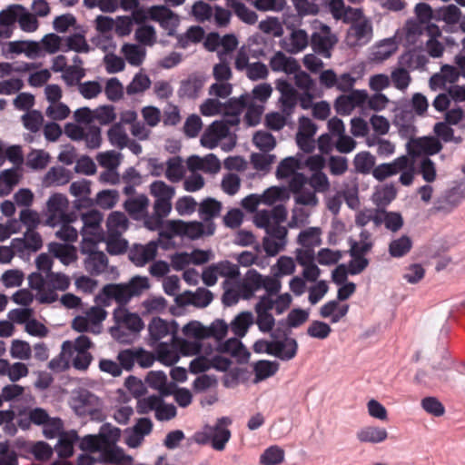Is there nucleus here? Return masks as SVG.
I'll return each mask as SVG.
<instances>
[{
	"label": "nucleus",
	"instance_id": "2f4dec72",
	"mask_svg": "<svg viewBox=\"0 0 465 465\" xmlns=\"http://www.w3.org/2000/svg\"><path fill=\"white\" fill-rule=\"evenodd\" d=\"M72 195L78 197L75 201V207L80 209L82 207H92L94 201L89 198L91 193L90 182L87 180H81L73 182L69 189Z\"/></svg>",
	"mask_w": 465,
	"mask_h": 465
},
{
	"label": "nucleus",
	"instance_id": "20e7f679",
	"mask_svg": "<svg viewBox=\"0 0 465 465\" xmlns=\"http://www.w3.org/2000/svg\"><path fill=\"white\" fill-rule=\"evenodd\" d=\"M149 280L145 276H134L127 283L107 284L103 288V293L108 299L114 300L119 306L125 305L133 297L139 296L149 289Z\"/></svg>",
	"mask_w": 465,
	"mask_h": 465
},
{
	"label": "nucleus",
	"instance_id": "bb28decb",
	"mask_svg": "<svg viewBox=\"0 0 465 465\" xmlns=\"http://www.w3.org/2000/svg\"><path fill=\"white\" fill-rule=\"evenodd\" d=\"M406 38L409 43L415 44L421 35H437L439 26L432 23L410 20L405 25Z\"/></svg>",
	"mask_w": 465,
	"mask_h": 465
},
{
	"label": "nucleus",
	"instance_id": "412c9836",
	"mask_svg": "<svg viewBox=\"0 0 465 465\" xmlns=\"http://www.w3.org/2000/svg\"><path fill=\"white\" fill-rule=\"evenodd\" d=\"M310 44L307 32L301 28H292L289 35L281 41V46L289 54L302 52Z\"/></svg>",
	"mask_w": 465,
	"mask_h": 465
},
{
	"label": "nucleus",
	"instance_id": "4c0bfd02",
	"mask_svg": "<svg viewBox=\"0 0 465 465\" xmlns=\"http://www.w3.org/2000/svg\"><path fill=\"white\" fill-rule=\"evenodd\" d=\"M81 220L83 222L82 234L84 239H88L87 234H95L103 221V214L96 211L91 210L82 213Z\"/></svg>",
	"mask_w": 465,
	"mask_h": 465
},
{
	"label": "nucleus",
	"instance_id": "0e129e2a",
	"mask_svg": "<svg viewBox=\"0 0 465 465\" xmlns=\"http://www.w3.org/2000/svg\"><path fill=\"white\" fill-rule=\"evenodd\" d=\"M50 160V156L43 150H33L27 154L26 165L33 170L45 169Z\"/></svg>",
	"mask_w": 465,
	"mask_h": 465
},
{
	"label": "nucleus",
	"instance_id": "39448f33",
	"mask_svg": "<svg viewBox=\"0 0 465 465\" xmlns=\"http://www.w3.org/2000/svg\"><path fill=\"white\" fill-rule=\"evenodd\" d=\"M229 124L223 121H214L210 124L201 137V144L208 149H213L223 140L221 147L224 152L232 151L236 144V137L230 133Z\"/></svg>",
	"mask_w": 465,
	"mask_h": 465
},
{
	"label": "nucleus",
	"instance_id": "c756f323",
	"mask_svg": "<svg viewBox=\"0 0 465 465\" xmlns=\"http://www.w3.org/2000/svg\"><path fill=\"white\" fill-rule=\"evenodd\" d=\"M149 199L145 194L129 197L124 203L125 211L134 220H142L148 212Z\"/></svg>",
	"mask_w": 465,
	"mask_h": 465
},
{
	"label": "nucleus",
	"instance_id": "680f3d73",
	"mask_svg": "<svg viewBox=\"0 0 465 465\" xmlns=\"http://www.w3.org/2000/svg\"><path fill=\"white\" fill-rule=\"evenodd\" d=\"M163 397L161 395H150L147 397L139 398L136 403V411L139 414H147L151 411H157L159 404Z\"/></svg>",
	"mask_w": 465,
	"mask_h": 465
},
{
	"label": "nucleus",
	"instance_id": "5701e85b",
	"mask_svg": "<svg viewBox=\"0 0 465 465\" xmlns=\"http://www.w3.org/2000/svg\"><path fill=\"white\" fill-rule=\"evenodd\" d=\"M158 244L151 241L146 244H134L129 250V259L136 266H143L153 261L157 253Z\"/></svg>",
	"mask_w": 465,
	"mask_h": 465
},
{
	"label": "nucleus",
	"instance_id": "0eeeda50",
	"mask_svg": "<svg viewBox=\"0 0 465 465\" xmlns=\"http://www.w3.org/2000/svg\"><path fill=\"white\" fill-rule=\"evenodd\" d=\"M69 206L68 199L62 193L52 194L46 203L45 223L55 227L62 222H73L72 214L67 213Z\"/></svg>",
	"mask_w": 465,
	"mask_h": 465
},
{
	"label": "nucleus",
	"instance_id": "c03bdc74",
	"mask_svg": "<svg viewBox=\"0 0 465 465\" xmlns=\"http://www.w3.org/2000/svg\"><path fill=\"white\" fill-rule=\"evenodd\" d=\"M78 436L75 431L65 432L59 437V440L55 446V451L61 458H69L74 453V443L77 440Z\"/></svg>",
	"mask_w": 465,
	"mask_h": 465
},
{
	"label": "nucleus",
	"instance_id": "f704fd0d",
	"mask_svg": "<svg viewBox=\"0 0 465 465\" xmlns=\"http://www.w3.org/2000/svg\"><path fill=\"white\" fill-rule=\"evenodd\" d=\"M48 251L64 265H69L77 260L76 248L71 244L51 242L48 245Z\"/></svg>",
	"mask_w": 465,
	"mask_h": 465
},
{
	"label": "nucleus",
	"instance_id": "a19ab883",
	"mask_svg": "<svg viewBox=\"0 0 465 465\" xmlns=\"http://www.w3.org/2000/svg\"><path fill=\"white\" fill-rule=\"evenodd\" d=\"M128 224L129 221L124 213L114 212L106 221L107 233L122 235L127 230Z\"/></svg>",
	"mask_w": 465,
	"mask_h": 465
},
{
	"label": "nucleus",
	"instance_id": "f8f14e48",
	"mask_svg": "<svg viewBox=\"0 0 465 465\" xmlns=\"http://www.w3.org/2000/svg\"><path fill=\"white\" fill-rule=\"evenodd\" d=\"M273 338V356L283 361L292 360L298 351V343L294 338L289 337L284 331L275 330L271 333Z\"/></svg>",
	"mask_w": 465,
	"mask_h": 465
},
{
	"label": "nucleus",
	"instance_id": "6ab92c4d",
	"mask_svg": "<svg viewBox=\"0 0 465 465\" xmlns=\"http://www.w3.org/2000/svg\"><path fill=\"white\" fill-rule=\"evenodd\" d=\"M276 89L280 92L281 108L282 114L291 116L298 103V93L293 86L283 78L278 79L275 83Z\"/></svg>",
	"mask_w": 465,
	"mask_h": 465
},
{
	"label": "nucleus",
	"instance_id": "dca6fc26",
	"mask_svg": "<svg viewBox=\"0 0 465 465\" xmlns=\"http://www.w3.org/2000/svg\"><path fill=\"white\" fill-rule=\"evenodd\" d=\"M250 101V94H242L240 97L230 98L226 103L223 104L222 114H223V119L230 126H235L240 124V115L246 108Z\"/></svg>",
	"mask_w": 465,
	"mask_h": 465
},
{
	"label": "nucleus",
	"instance_id": "3c124183",
	"mask_svg": "<svg viewBox=\"0 0 465 465\" xmlns=\"http://www.w3.org/2000/svg\"><path fill=\"white\" fill-rule=\"evenodd\" d=\"M412 247V241L407 235L392 240L389 244V253L393 258L405 256Z\"/></svg>",
	"mask_w": 465,
	"mask_h": 465
},
{
	"label": "nucleus",
	"instance_id": "e2e57ef3",
	"mask_svg": "<svg viewBox=\"0 0 465 465\" xmlns=\"http://www.w3.org/2000/svg\"><path fill=\"white\" fill-rule=\"evenodd\" d=\"M135 39L138 43L152 46L156 42V32L153 25H141L137 27L134 33Z\"/></svg>",
	"mask_w": 465,
	"mask_h": 465
},
{
	"label": "nucleus",
	"instance_id": "f3484780",
	"mask_svg": "<svg viewBox=\"0 0 465 465\" xmlns=\"http://www.w3.org/2000/svg\"><path fill=\"white\" fill-rule=\"evenodd\" d=\"M221 211V202L213 198H206L199 203L198 214L201 220L205 223L206 235H213L214 233L215 224L213 219L218 217Z\"/></svg>",
	"mask_w": 465,
	"mask_h": 465
},
{
	"label": "nucleus",
	"instance_id": "864d4df0",
	"mask_svg": "<svg viewBox=\"0 0 465 465\" xmlns=\"http://www.w3.org/2000/svg\"><path fill=\"white\" fill-rule=\"evenodd\" d=\"M184 168L179 156L171 157L166 162L165 176L172 183H177L183 177Z\"/></svg>",
	"mask_w": 465,
	"mask_h": 465
},
{
	"label": "nucleus",
	"instance_id": "13d9d810",
	"mask_svg": "<svg viewBox=\"0 0 465 465\" xmlns=\"http://www.w3.org/2000/svg\"><path fill=\"white\" fill-rule=\"evenodd\" d=\"M17 23L20 28L28 33L36 31L38 21L35 15L28 12L24 6L19 5Z\"/></svg>",
	"mask_w": 465,
	"mask_h": 465
},
{
	"label": "nucleus",
	"instance_id": "37998d69",
	"mask_svg": "<svg viewBox=\"0 0 465 465\" xmlns=\"http://www.w3.org/2000/svg\"><path fill=\"white\" fill-rule=\"evenodd\" d=\"M379 217V227L384 224L385 228L391 232H399L404 224L403 218L398 212H388L381 209Z\"/></svg>",
	"mask_w": 465,
	"mask_h": 465
},
{
	"label": "nucleus",
	"instance_id": "a18cd8bd",
	"mask_svg": "<svg viewBox=\"0 0 465 465\" xmlns=\"http://www.w3.org/2000/svg\"><path fill=\"white\" fill-rule=\"evenodd\" d=\"M254 322L253 315L251 312H242L239 313L232 322L231 329L238 337H243L248 329Z\"/></svg>",
	"mask_w": 465,
	"mask_h": 465
},
{
	"label": "nucleus",
	"instance_id": "a211bd4d",
	"mask_svg": "<svg viewBox=\"0 0 465 465\" xmlns=\"http://www.w3.org/2000/svg\"><path fill=\"white\" fill-rule=\"evenodd\" d=\"M166 228L174 234L185 235L191 239H198L206 235V227L203 222L185 223L181 220H171L167 222Z\"/></svg>",
	"mask_w": 465,
	"mask_h": 465
},
{
	"label": "nucleus",
	"instance_id": "bf43d9fd",
	"mask_svg": "<svg viewBox=\"0 0 465 465\" xmlns=\"http://www.w3.org/2000/svg\"><path fill=\"white\" fill-rule=\"evenodd\" d=\"M300 168V161L295 157H286L278 165L276 170V175L278 178H288L291 179L297 173L296 170Z\"/></svg>",
	"mask_w": 465,
	"mask_h": 465
},
{
	"label": "nucleus",
	"instance_id": "6e6d98bb",
	"mask_svg": "<svg viewBox=\"0 0 465 465\" xmlns=\"http://www.w3.org/2000/svg\"><path fill=\"white\" fill-rule=\"evenodd\" d=\"M21 121L25 129L31 133H37L43 126L44 116L38 110H31L22 115Z\"/></svg>",
	"mask_w": 465,
	"mask_h": 465
},
{
	"label": "nucleus",
	"instance_id": "c85d7f7f",
	"mask_svg": "<svg viewBox=\"0 0 465 465\" xmlns=\"http://www.w3.org/2000/svg\"><path fill=\"white\" fill-rule=\"evenodd\" d=\"M442 149L440 140L433 136L422 137L412 143L409 146V153L413 156L425 154L433 155Z\"/></svg>",
	"mask_w": 465,
	"mask_h": 465
},
{
	"label": "nucleus",
	"instance_id": "9b49d317",
	"mask_svg": "<svg viewBox=\"0 0 465 465\" xmlns=\"http://www.w3.org/2000/svg\"><path fill=\"white\" fill-rule=\"evenodd\" d=\"M150 193L155 198L153 211L168 216L172 211V200L175 195V188L163 181H154L150 184Z\"/></svg>",
	"mask_w": 465,
	"mask_h": 465
},
{
	"label": "nucleus",
	"instance_id": "9d476101",
	"mask_svg": "<svg viewBox=\"0 0 465 465\" xmlns=\"http://www.w3.org/2000/svg\"><path fill=\"white\" fill-rule=\"evenodd\" d=\"M81 252L87 254L84 259L85 270L93 275H99L107 270L108 259L104 252L96 251V243L89 239L83 241Z\"/></svg>",
	"mask_w": 465,
	"mask_h": 465
},
{
	"label": "nucleus",
	"instance_id": "79ce46f5",
	"mask_svg": "<svg viewBox=\"0 0 465 465\" xmlns=\"http://www.w3.org/2000/svg\"><path fill=\"white\" fill-rule=\"evenodd\" d=\"M70 50L76 53H88L90 51V46L83 33L76 32L64 37L63 52H68Z\"/></svg>",
	"mask_w": 465,
	"mask_h": 465
},
{
	"label": "nucleus",
	"instance_id": "603ef678",
	"mask_svg": "<svg viewBox=\"0 0 465 465\" xmlns=\"http://www.w3.org/2000/svg\"><path fill=\"white\" fill-rule=\"evenodd\" d=\"M321 242V230L318 227H310L302 231L298 235V243L304 248L313 249Z\"/></svg>",
	"mask_w": 465,
	"mask_h": 465
},
{
	"label": "nucleus",
	"instance_id": "473e14b6",
	"mask_svg": "<svg viewBox=\"0 0 465 465\" xmlns=\"http://www.w3.org/2000/svg\"><path fill=\"white\" fill-rule=\"evenodd\" d=\"M270 67L273 72H283L287 74L295 73L300 65L293 57L287 56L282 51L276 52L270 59Z\"/></svg>",
	"mask_w": 465,
	"mask_h": 465
},
{
	"label": "nucleus",
	"instance_id": "ea45409f",
	"mask_svg": "<svg viewBox=\"0 0 465 465\" xmlns=\"http://www.w3.org/2000/svg\"><path fill=\"white\" fill-rule=\"evenodd\" d=\"M397 190L393 184H386L378 189L372 195L376 209L386 210V207L396 198Z\"/></svg>",
	"mask_w": 465,
	"mask_h": 465
},
{
	"label": "nucleus",
	"instance_id": "6e6552de",
	"mask_svg": "<svg viewBox=\"0 0 465 465\" xmlns=\"http://www.w3.org/2000/svg\"><path fill=\"white\" fill-rule=\"evenodd\" d=\"M64 134L74 141H84L89 149L100 147L101 129L96 125H78L68 123L64 126Z\"/></svg>",
	"mask_w": 465,
	"mask_h": 465
},
{
	"label": "nucleus",
	"instance_id": "7ed1b4c3",
	"mask_svg": "<svg viewBox=\"0 0 465 465\" xmlns=\"http://www.w3.org/2000/svg\"><path fill=\"white\" fill-rule=\"evenodd\" d=\"M231 424V418L221 417L213 425H205L202 430L195 432L193 440L201 445L211 443L213 449L222 451L231 439V431L228 429Z\"/></svg>",
	"mask_w": 465,
	"mask_h": 465
},
{
	"label": "nucleus",
	"instance_id": "423d86ee",
	"mask_svg": "<svg viewBox=\"0 0 465 465\" xmlns=\"http://www.w3.org/2000/svg\"><path fill=\"white\" fill-rule=\"evenodd\" d=\"M312 25L313 32L310 37L312 50L324 58H330L331 49L338 41L336 35L331 33V28L327 25L318 20H315Z\"/></svg>",
	"mask_w": 465,
	"mask_h": 465
},
{
	"label": "nucleus",
	"instance_id": "f03ea898",
	"mask_svg": "<svg viewBox=\"0 0 465 465\" xmlns=\"http://www.w3.org/2000/svg\"><path fill=\"white\" fill-rule=\"evenodd\" d=\"M286 217V208L282 204H278L269 210L258 211L254 215V223L257 227L265 229L266 237L287 242V228L281 225Z\"/></svg>",
	"mask_w": 465,
	"mask_h": 465
},
{
	"label": "nucleus",
	"instance_id": "f257e3e1",
	"mask_svg": "<svg viewBox=\"0 0 465 465\" xmlns=\"http://www.w3.org/2000/svg\"><path fill=\"white\" fill-rule=\"evenodd\" d=\"M114 324L110 328L114 339L121 343H130L143 329V322L136 313L130 312L124 307L114 311Z\"/></svg>",
	"mask_w": 465,
	"mask_h": 465
},
{
	"label": "nucleus",
	"instance_id": "4be33fe9",
	"mask_svg": "<svg viewBox=\"0 0 465 465\" xmlns=\"http://www.w3.org/2000/svg\"><path fill=\"white\" fill-rule=\"evenodd\" d=\"M70 278L61 272H49L47 274V293L42 298V303H52L58 299L56 291L64 292L70 285Z\"/></svg>",
	"mask_w": 465,
	"mask_h": 465
},
{
	"label": "nucleus",
	"instance_id": "cd10ccee",
	"mask_svg": "<svg viewBox=\"0 0 465 465\" xmlns=\"http://www.w3.org/2000/svg\"><path fill=\"white\" fill-rule=\"evenodd\" d=\"M262 274L256 270H249L244 277L237 282L242 299L250 300L256 292L261 290Z\"/></svg>",
	"mask_w": 465,
	"mask_h": 465
},
{
	"label": "nucleus",
	"instance_id": "de8ad7c7",
	"mask_svg": "<svg viewBox=\"0 0 465 465\" xmlns=\"http://www.w3.org/2000/svg\"><path fill=\"white\" fill-rule=\"evenodd\" d=\"M111 144L118 149H124L128 144V135L124 126L121 123L114 124L107 132Z\"/></svg>",
	"mask_w": 465,
	"mask_h": 465
},
{
	"label": "nucleus",
	"instance_id": "09e8293b",
	"mask_svg": "<svg viewBox=\"0 0 465 465\" xmlns=\"http://www.w3.org/2000/svg\"><path fill=\"white\" fill-rule=\"evenodd\" d=\"M372 246L371 233L366 229L361 230L358 241L350 240V252H356L357 254L366 255L371 252Z\"/></svg>",
	"mask_w": 465,
	"mask_h": 465
},
{
	"label": "nucleus",
	"instance_id": "052dcab7",
	"mask_svg": "<svg viewBox=\"0 0 465 465\" xmlns=\"http://www.w3.org/2000/svg\"><path fill=\"white\" fill-rule=\"evenodd\" d=\"M355 170L361 173H372L375 167V157L369 152H361L355 155L353 160Z\"/></svg>",
	"mask_w": 465,
	"mask_h": 465
},
{
	"label": "nucleus",
	"instance_id": "774afa93",
	"mask_svg": "<svg viewBox=\"0 0 465 465\" xmlns=\"http://www.w3.org/2000/svg\"><path fill=\"white\" fill-rule=\"evenodd\" d=\"M252 142L262 152H270L276 145L273 135L266 131H258L252 137Z\"/></svg>",
	"mask_w": 465,
	"mask_h": 465
},
{
	"label": "nucleus",
	"instance_id": "393cba45",
	"mask_svg": "<svg viewBox=\"0 0 465 465\" xmlns=\"http://www.w3.org/2000/svg\"><path fill=\"white\" fill-rule=\"evenodd\" d=\"M206 82V77L203 74L193 73L186 79L181 81L178 89L180 97L194 99L198 97L201 90Z\"/></svg>",
	"mask_w": 465,
	"mask_h": 465
},
{
	"label": "nucleus",
	"instance_id": "338daca9",
	"mask_svg": "<svg viewBox=\"0 0 465 465\" xmlns=\"http://www.w3.org/2000/svg\"><path fill=\"white\" fill-rule=\"evenodd\" d=\"M284 451L279 446L267 448L260 457V462L263 465H278L283 461Z\"/></svg>",
	"mask_w": 465,
	"mask_h": 465
},
{
	"label": "nucleus",
	"instance_id": "8fccbe9b",
	"mask_svg": "<svg viewBox=\"0 0 465 465\" xmlns=\"http://www.w3.org/2000/svg\"><path fill=\"white\" fill-rule=\"evenodd\" d=\"M279 369V364L276 361H258L253 364V371L255 373V382L263 381L272 377L276 373Z\"/></svg>",
	"mask_w": 465,
	"mask_h": 465
},
{
	"label": "nucleus",
	"instance_id": "69168bd1",
	"mask_svg": "<svg viewBox=\"0 0 465 465\" xmlns=\"http://www.w3.org/2000/svg\"><path fill=\"white\" fill-rule=\"evenodd\" d=\"M380 210L381 209H363L356 213L355 224L358 227H364L369 223L372 222L375 227H379L380 223Z\"/></svg>",
	"mask_w": 465,
	"mask_h": 465
},
{
	"label": "nucleus",
	"instance_id": "4d7b16f0",
	"mask_svg": "<svg viewBox=\"0 0 465 465\" xmlns=\"http://www.w3.org/2000/svg\"><path fill=\"white\" fill-rule=\"evenodd\" d=\"M18 182L19 176L16 170L8 169L2 172L0 174V195L9 194Z\"/></svg>",
	"mask_w": 465,
	"mask_h": 465
},
{
	"label": "nucleus",
	"instance_id": "c9c22d12",
	"mask_svg": "<svg viewBox=\"0 0 465 465\" xmlns=\"http://www.w3.org/2000/svg\"><path fill=\"white\" fill-rule=\"evenodd\" d=\"M103 461L119 465H130L134 459L124 453V450L115 444L104 445L101 452Z\"/></svg>",
	"mask_w": 465,
	"mask_h": 465
},
{
	"label": "nucleus",
	"instance_id": "1a4fd4ad",
	"mask_svg": "<svg viewBox=\"0 0 465 465\" xmlns=\"http://www.w3.org/2000/svg\"><path fill=\"white\" fill-rule=\"evenodd\" d=\"M290 191L293 194L294 203L298 205L315 207L319 199L307 183V177L302 173H296L289 182Z\"/></svg>",
	"mask_w": 465,
	"mask_h": 465
},
{
	"label": "nucleus",
	"instance_id": "7c9ffc66",
	"mask_svg": "<svg viewBox=\"0 0 465 465\" xmlns=\"http://www.w3.org/2000/svg\"><path fill=\"white\" fill-rule=\"evenodd\" d=\"M8 52L12 54H25L29 59H36L43 55L40 43L35 41H14L8 44Z\"/></svg>",
	"mask_w": 465,
	"mask_h": 465
},
{
	"label": "nucleus",
	"instance_id": "58836bf2",
	"mask_svg": "<svg viewBox=\"0 0 465 465\" xmlns=\"http://www.w3.org/2000/svg\"><path fill=\"white\" fill-rule=\"evenodd\" d=\"M396 50L397 43L394 39H384L373 46L371 53V59L375 62H382L388 59L393 53L396 52Z\"/></svg>",
	"mask_w": 465,
	"mask_h": 465
},
{
	"label": "nucleus",
	"instance_id": "e433bc0d",
	"mask_svg": "<svg viewBox=\"0 0 465 465\" xmlns=\"http://www.w3.org/2000/svg\"><path fill=\"white\" fill-rule=\"evenodd\" d=\"M356 437L361 442L377 444L386 440L388 432L381 427L366 426L357 431Z\"/></svg>",
	"mask_w": 465,
	"mask_h": 465
},
{
	"label": "nucleus",
	"instance_id": "5fc2aeb1",
	"mask_svg": "<svg viewBox=\"0 0 465 465\" xmlns=\"http://www.w3.org/2000/svg\"><path fill=\"white\" fill-rule=\"evenodd\" d=\"M122 52L127 62L134 66L140 65L145 57V50L137 45L125 44Z\"/></svg>",
	"mask_w": 465,
	"mask_h": 465
},
{
	"label": "nucleus",
	"instance_id": "b1692460",
	"mask_svg": "<svg viewBox=\"0 0 465 465\" xmlns=\"http://www.w3.org/2000/svg\"><path fill=\"white\" fill-rule=\"evenodd\" d=\"M150 338L152 344L155 342L163 341V340L167 338V341L171 340L172 335H176V324L174 322H168L161 318H153L148 326Z\"/></svg>",
	"mask_w": 465,
	"mask_h": 465
},
{
	"label": "nucleus",
	"instance_id": "a878e982",
	"mask_svg": "<svg viewBox=\"0 0 465 465\" xmlns=\"http://www.w3.org/2000/svg\"><path fill=\"white\" fill-rule=\"evenodd\" d=\"M155 352L159 361L171 366L180 359V352L176 341V335H172L170 341H160L155 346Z\"/></svg>",
	"mask_w": 465,
	"mask_h": 465
},
{
	"label": "nucleus",
	"instance_id": "ddd939ff",
	"mask_svg": "<svg viewBox=\"0 0 465 465\" xmlns=\"http://www.w3.org/2000/svg\"><path fill=\"white\" fill-rule=\"evenodd\" d=\"M99 405L98 397L85 389L76 391L71 400V407L78 416L93 415Z\"/></svg>",
	"mask_w": 465,
	"mask_h": 465
},
{
	"label": "nucleus",
	"instance_id": "2eb2a0df",
	"mask_svg": "<svg viewBox=\"0 0 465 465\" xmlns=\"http://www.w3.org/2000/svg\"><path fill=\"white\" fill-rule=\"evenodd\" d=\"M368 93L366 90H352L348 94L340 95L334 104L339 114H350L355 107H361L366 104Z\"/></svg>",
	"mask_w": 465,
	"mask_h": 465
},
{
	"label": "nucleus",
	"instance_id": "4468645a",
	"mask_svg": "<svg viewBox=\"0 0 465 465\" xmlns=\"http://www.w3.org/2000/svg\"><path fill=\"white\" fill-rule=\"evenodd\" d=\"M148 17L159 23L161 27L167 31L168 35H174L179 25V17L164 5H153L147 11Z\"/></svg>",
	"mask_w": 465,
	"mask_h": 465
},
{
	"label": "nucleus",
	"instance_id": "72a5a7b5",
	"mask_svg": "<svg viewBox=\"0 0 465 465\" xmlns=\"http://www.w3.org/2000/svg\"><path fill=\"white\" fill-rule=\"evenodd\" d=\"M405 155L394 159L391 163H381L375 166L372 170V176L379 182L395 175L406 165Z\"/></svg>",
	"mask_w": 465,
	"mask_h": 465
},
{
	"label": "nucleus",
	"instance_id": "49530a36",
	"mask_svg": "<svg viewBox=\"0 0 465 465\" xmlns=\"http://www.w3.org/2000/svg\"><path fill=\"white\" fill-rule=\"evenodd\" d=\"M227 6L231 7L236 16L243 23L253 25L258 20V15L254 11L237 0H227Z\"/></svg>",
	"mask_w": 465,
	"mask_h": 465
},
{
	"label": "nucleus",
	"instance_id": "aec40b11",
	"mask_svg": "<svg viewBox=\"0 0 465 465\" xmlns=\"http://www.w3.org/2000/svg\"><path fill=\"white\" fill-rule=\"evenodd\" d=\"M372 35L371 24L366 21H358L352 24L346 35V42L350 46H361L370 42Z\"/></svg>",
	"mask_w": 465,
	"mask_h": 465
}]
</instances>
